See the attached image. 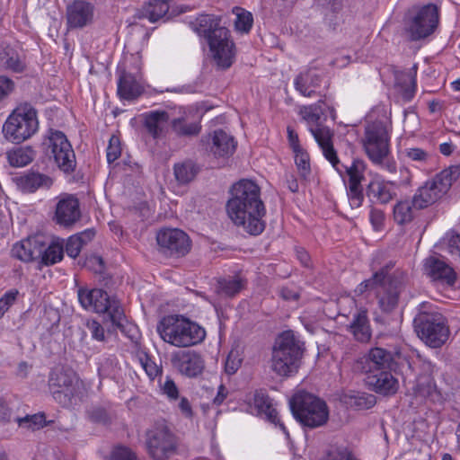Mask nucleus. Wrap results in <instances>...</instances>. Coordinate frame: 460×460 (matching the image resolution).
<instances>
[{
  "label": "nucleus",
  "mask_w": 460,
  "mask_h": 460,
  "mask_svg": "<svg viewBox=\"0 0 460 460\" xmlns=\"http://www.w3.org/2000/svg\"><path fill=\"white\" fill-rule=\"evenodd\" d=\"M18 189L23 192H34L40 188H49L52 180L40 172L29 171L13 178Z\"/></svg>",
  "instance_id": "nucleus-28"
},
{
  "label": "nucleus",
  "mask_w": 460,
  "mask_h": 460,
  "mask_svg": "<svg viewBox=\"0 0 460 460\" xmlns=\"http://www.w3.org/2000/svg\"><path fill=\"white\" fill-rule=\"evenodd\" d=\"M404 367H410V363L399 349L379 346L369 349L355 363V368L360 373L392 370L395 374H402Z\"/></svg>",
  "instance_id": "nucleus-6"
},
{
  "label": "nucleus",
  "mask_w": 460,
  "mask_h": 460,
  "mask_svg": "<svg viewBox=\"0 0 460 460\" xmlns=\"http://www.w3.org/2000/svg\"><path fill=\"white\" fill-rule=\"evenodd\" d=\"M108 460H138V458L132 449L119 445L113 447Z\"/></svg>",
  "instance_id": "nucleus-51"
},
{
  "label": "nucleus",
  "mask_w": 460,
  "mask_h": 460,
  "mask_svg": "<svg viewBox=\"0 0 460 460\" xmlns=\"http://www.w3.org/2000/svg\"><path fill=\"white\" fill-rule=\"evenodd\" d=\"M18 295V291L15 289L6 292L4 296L0 299V318L9 309V307L14 303Z\"/></svg>",
  "instance_id": "nucleus-60"
},
{
  "label": "nucleus",
  "mask_w": 460,
  "mask_h": 460,
  "mask_svg": "<svg viewBox=\"0 0 460 460\" xmlns=\"http://www.w3.org/2000/svg\"><path fill=\"white\" fill-rule=\"evenodd\" d=\"M326 111L334 119L335 111L332 107L326 105L324 102H319L314 105L305 106L300 110V115L308 125V129L314 136V139L322 136L323 130L332 131L329 127L323 124L326 120Z\"/></svg>",
  "instance_id": "nucleus-17"
},
{
  "label": "nucleus",
  "mask_w": 460,
  "mask_h": 460,
  "mask_svg": "<svg viewBox=\"0 0 460 460\" xmlns=\"http://www.w3.org/2000/svg\"><path fill=\"white\" fill-rule=\"evenodd\" d=\"M367 387L381 395L393 396L399 390V381L392 370L375 371V373H363Z\"/></svg>",
  "instance_id": "nucleus-20"
},
{
  "label": "nucleus",
  "mask_w": 460,
  "mask_h": 460,
  "mask_svg": "<svg viewBox=\"0 0 460 460\" xmlns=\"http://www.w3.org/2000/svg\"><path fill=\"white\" fill-rule=\"evenodd\" d=\"M171 127L178 137H194L199 135L201 129L199 122H189L183 118L172 119Z\"/></svg>",
  "instance_id": "nucleus-44"
},
{
  "label": "nucleus",
  "mask_w": 460,
  "mask_h": 460,
  "mask_svg": "<svg viewBox=\"0 0 460 460\" xmlns=\"http://www.w3.org/2000/svg\"><path fill=\"white\" fill-rule=\"evenodd\" d=\"M385 218L384 211L372 205L369 213V220L375 230L379 231L383 228Z\"/></svg>",
  "instance_id": "nucleus-56"
},
{
  "label": "nucleus",
  "mask_w": 460,
  "mask_h": 460,
  "mask_svg": "<svg viewBox=\"0 0 460 460\" xmlns=\"http://www.w3.org/2000/svg\"><path fill=\"white\" fill-rule=\"evenodd\" d=\"M305 351V342L293 331L289 330V376L298 372L303 364Z\"/></svg>",
  "instance_id": "nucleus-35"
},
{
  "label": "nucleus",
  "mask_w": 460,
  "mask_h": 460,
  "mask_svg": "<svg viewBox=\"0 0 460 460\" xmlns=\"http://www.w3.org/2000/svg\"><path fill=\"white\" fill-rule=\"evenodd\" d=\"M12 254L25 262L39 260L42 254L40 241L37 238L22 240L13 246Z\"/></svg>",
  "instance_id": "nucleus-32"
},
{
  "label": "nucleus",
  "mask_w": 460,
  "mask_h": 460,
  "mask_svg": "<svg viewBox=\"0 0 460 460\" xmlns=\"http://www.w3.org/2000/svg\"><path fill=\"white\" fill-rule=\"evenodd\" d=\"M233 13L236 15L234 22L236 31L249 32L253 23L252 14L241 7H234Z\"/></svg>",
  "instance_id": "nucleus-47"
},
{
  "label": "nucleus",
  "mask_w": 460,
  "mask_h": 460,
  "mask_svg": "<svg viewBox=\"0 0 460 460\" xmlns=\"http://www.w3.org/2000/svg\"><path fill=\"white\" fill-rule=\"evenodd\" d=\"M14 82L6 77L0 76V102L7 98L14 90Z\"/></svg>",
  "instance_id": "nucleus-61"
},
{
  "label": "nucleus",
  "mask_w": 460,
  "mask_h": 460,
  "mask_svg": "<svg viewBox=\"0 0 460 460\" xmlns=\"http://www.w3.org/2000/svg\"><path fill=\"white\" fill-rule=\"evenodd\" d=\"M242 364V359L239 357L238 351H230L226 358L225 370L228 375H234L239 369Z\"/></svg>",
  "instance_id": "nucleus-55"
},
{
  "label": "nucleus",
  "mask_w": 460,
  "mask_h": 460,
  "mask_svg": "<svg viewBox=\"0 0 460 460\" xmlns=\"http://www.w3.org/2000/svg\"><path fill=\"white\" fill-rule=\"evenodd\" d=\"M40 250L42 254L40 259L45 265H52L60 261L64 254L63 244L58 242H52L48 247L40 242Z\"/></svg>",
  "instance_id": "nucleus-42"
},
{
  "label": "nucleus",
  "mask_w": 460,
  "mask_h": 460,
  "mask_svg": "<svg viewBox=\"0 0 460 460\" xmlns=\"http://www.w3.org/2000/svg\"><path fill=\"white\" fill-rule=\"evenodd\" d=\"M18 424L20 427H24L31 429H39L46 425V418L44 413H36L33 415H26L23 418H19Z\"/></svg>",
  "instance_id": "nucleus-49"
},
{
  "label": "nucleus",
  "mask_w": 460,
  "mask_h": 460,
  "mask_svg": "<svg viewBox=\"0 0 460 460\" xmlns=\"http://www.w3.org/2000/svg\"><path fill=\"white\" fill-rule=\"evenodd\" d=\"M289 409L299 423L311 429L325 424L329 417L325 402L303 390L289 399Z\"/></svg>",
  "instance_id": "nucleus-5"
},
{
  "label": "nucleus",
  "mask_w": 460,
  "mask_h": 460,
  "mask_svg": "<svg viewBox=\"0 0 460 460\" xmlns=\"http://www.w3.org/2000/svg\"><path fill=\"white\" fill-rule=\"evenodd\" d=\"M250 412L261 418H263L272 423L278 421V412L271 404V401L268 394L260 390L256 391L253 395L252 402L249 404Z\"/></svg>",
  "instance_id": "nucleus-29"
},
{
  "label": "nucleus",
  "mask_w": 460,
  "mask_h": 460,
  "mask_svg": "<svg viewBox=\"0 0 460 460\" xmlns=\"http://www.w3.org/2000/svg\"><path fill=\"white\" fill-rule=\"evenodd\" d=\"M397 186L395 181L375 176L367 184L366 196L372 205H386L397 197Z\"/></svg>",
  "instance_id": "nucleus-18"
},
{
  "label": "nucleus",
  "mask_w": 460,
  "mask_h": 460,
  "mask_svg": "<svg viewBox=\"0 0 460 460\" xmlns=\"http://www.w3.org/2000/svg\"><path fill=\"white\" fill-rule=\"evenodd\" d=\"M121 154V147H120V142L119 139L112 136L110 138L109 146L107 147V161L109 164L113 163L116 161Z\"/></svg>",
  "instance_id": "nucleus-54"
},
{
  "label": "nucleus",
  "mask_w": 460,
  "mask_h": 460,
  "mask_svg": "<svg viewBox=\"0 0 460 460\" xmlns=\"http://www.w3.org/2000/svg\"><path fill=\"white\" fill-rule=\"evenodd\" d=\"M333 132L323 130L322 136L316 137L319 147L322 149L323 154L326 160H328L332 167L339 172L340 175L343 174V170L341 167L342 164L337 155V152L334 149L332 143Z\"/></svg>",
  "instance_id": "nucleus-34"
},
{
  "label": "nucleus",
  "mask_w": 460,
  "mask_h": 460,
  "mask_svg": "<svg viewBox=\"0 0 460 460\" xmlns=\"http://www.w3.org/2000/svg\"><path fill=\"white\" fill-rule=\"evenodd\" d=\"M39 128L36 110L30 103L19 105L3 126L5 137L21 143L33 136Z\"/></svg>",
  "instance_id": "nucleus-9"
},
{
  "label": "nucleus",
  "mask_w": 460,
  "mask_h": 460,
  "mask_svg": "<svg viewBox=\"0 0 460 460\" xmlns=\"http://www.w3.org/2000/svg\"><path fill=\"white\" fill-rule=\"evenodd\" d=\"M271 369L279 376H288V331L280 332L272 346Z\"/></svg>",
  "instance_id": "nucleus-25"
},
{
  "label": "nucleus",
  "mask_w": 460,
  "mask_h": 460,
  "mask_svg": "<svg viewBox=\"0 0 460 460\" xmlns=\"http://www.w3.org/2000/svg\"><path fill=\"white\" fill-rule=\"evenodd\" d=\"M49 382L55 401L63 407H71L82 401L84 394V383L74 370L56 369L51 373Z\"/></svg>",
  "instance_id": "nucleus-8"
},
{
  "label": "nucleus",
  "mask_w": 460,
  "mask_h": 460,
  "mask_svg": "<svg viewBox=\"0 0 460 460\" xmlns=\"http://www.w3.org/2000/svg\"><path fill=\"white\" fill-rule=\"evenodd\" d=\"M414 210L416 209L411 201L408 199L397 201L393 208L394 220L400 226L407 225L413 220Z\"/></svg>",
  "instance_id": "nucleus-41"
},
{
  "label": "nucleus",
  "mask_w": 460,
  "mask_h": 460,
  "mask_svg": "<svg viewBox=\"0 0 460 460\" xmlns=\"http://www.w3.org/2000/svg\"><path fill=\"white\" fill-rule=\"evenodd\" d=\"M94 5L86 0H74L67 4L66 18L69 29H82L92 23Z\"/></svg>",
  "instance_id": "nucleus-21"
},
{
  "label": "nucleus",
  "mask_w": 460,
  "mask_h": 460,
  "mask_svg": "<svg viewBox=\"0 0 460 460\" xmlns=\"http://www.w3.org/2000/svg\"><path fill=\"white\" fill-rule=\"evenodd\" d=\"M172 363L179 372L188 377H196L205 367L200 354L193 350L179 351L172 357Z\"/></svg>",
  "instance_id": "nucleus-23"
},
{
  "label": "nucleus",
  "mask_w": 460,
  "mask_h": 460,
  "mask_svg": "<svg viewBox=\"0 0 460 460\" xmlns=\"http://www.w3.org/2000/svg\"><path fill=\"white\" fill-rule=\"evenodd\" d=\"M81 217L80 203L76 197L65 194L56 205L55 220L63 226H71Z\"/></svg>",
  "instance_id": "nucleus-22"
},
{
  "label": "nucleus",
  "mask_w": 460,
  "mask_h": 460,
  "mask_svg": "<svg viewBox=\"0 0 460 460\" xmlns=\"http://www.w3.org/2000/svg\"><path fill=\"white\" fill-rule=\"evenodd\" d=\"M161 387L163 393L168 397L169 400L175 401L179 398L178 387L171 377L166 376L164 383L161 384Z\"/></svg>",
  "instance_id": "nucleus-58"
},
{
  "label": "nucleus",
  "mask_w": 460,
  "mask_h": 460,
  "mask_svg": "<svg viewBox=\"0 0 460 460\" xmlns=\"http://www.w3.org/2000/svg\"><path fill=\"white\" fill-rule=\"evenodd\" d=\"M35 152L31 146H18L7 152L10 165L22 167L29 164L34 158Z\"/></svg>",
  "instance_id": "nucleus-40"
},
{
  "label": "nucleus",
  "mask_w": 460,
  "mask_h": 460,
  "mask_svg": "<svg viewBox=\"0 0 460 460\" xmlns=\"http://www.w3.org/2000/svg\"><path fill=\"white\" fill-rule=\"evenodd\" d=\"M322 75L314 69L301 73L295 79L296 89L304 96H313L320 86Z\"/></svg>",
  "instance_id": "nucleus-33"
},
{
  "label": "nucleus",
  "mask_w": 460,
  "mask_h": 460,
  "mask_svg": "<svg viewBox=\"0 0 460 460\" xmlns=\"http://www.w3.org/2000/svg\"><path fill=\"white\" fill-rule=\"evenodd\" d=\"M147 453L153 460H168L176 454L178 440L164 421H159L146 432Z\"/></svg>",
  "instance_id": "nucleus-11"
},
{
  "label": "nucleus",
  "mask_w": 460,
  "mask_h": 460,
  "mask_svg": "<svg viewBox=\"0 0 460 460\" xmlns=\"http://www.w3.org/2000/svg\"><path fill=\"white\" fill-rule=\"evenodd\" d=\"M413 327L418 337L433 349L442 347L450 334L447 318L429 303L420 305Z\"/></svg>",
  "instance_id": "nucleus-4"
},
{
  "label": "nucleus",
  "mask_w": 460,
  "mask_h": 460,
  "mask_svg": "<svg viewBox=\"0 0 460 460\" xmlns=\"http://www.w3.org/2000/svg\"><path fill=\"white\" fill-rule=\"evenodd\" d=\"M143 116L147 133L155 139L163 137L168 125L169 114L165 111H151Z\"/></svg>",
  "instance_id": "nucleus-30"
},
{
  "label": "nucleus",
  "mask_w": 460,
  "mask_h": 460,
  "mask_svg": "<svg viewBox=\"0 0 460 460\" xmlns=\"http://www.w3.org/2000/svg\"><path fill=\"white\" fill-rule=\"evenodd\" d=\"M343 172L349 176V184H361L364 180L365 163L362 160H354L350 166H341Z\"/></svg>",
  "instance_id": "nucleus-46"
},
{
  "label": "nucleus",
  "mask_w": 460,
  "mask_h": 460,
  "mask_svg": "<svg viewBox=\"0 0 460 460\" xmlns=\"http://www.w3.org/2000/svg\"><path fill=\"white\" fill-rule=\"evenodd\" d=\"M296 259L300 262V264L305 268H310L312 265V260L307 252V251L304 247L295 246L294 248Z\"/></svg>",
  "instance_id": "nucleus-64"
},
{
  "label": "nucleus",
  "mask_w": 460,
  "mask_h": 460,
  "mask_svg": "<svg viewBox=\"0 0 460 460\" xmlns=\"http://www.w3.org/2000/svg\"><path fill=\"white\" fill-rule=\"evenodd\" d=\"M156 242L161 253L170 257H182L190 250V240L178 228H164L157 232Z\"/></svg>",
  "instance_id": "nucleus-15"
},
{
  "label": "nucleus",
  "mask_w": 460,
  "mask_h": 460,
  "mask_svg": "<svg viewBox=\"0 0 460 460\" xmlns=\"http://www.w3.org/2000/svg\"><path fill=\"white\" fill-rule=\"evenodd\" d=\"M348 331L360 343H367L370 341L372 330L366 310H360L353 314L352 321L348 325Z\"/></svg>",
  "instance_id": "nucleus-31"
},
{
  "label": "nucleus",
  "mask_w": 460,
  "mask_h": 460,
  "mask_svg": "<svg viewBox=\"0 0 460 460\" xmlns=\"http://www.w3.org/2000/svg\"><path fill=\"white\" fill-rule=\"evenodd\" d=\"M289 146L294 153V161L299 176L303 180H307L312 173L310 155L300 145L298 135L291 129H289Z\"/></svg>",
  "instance_id": "nucleus-27"
},
{
  "label": "nucleus",
  "mask_w": 460,
  "mask_h": 460,
  "mask_svg": "<svg viewBox=\"0 0 460 460\" xmlns=\"http://www.w3.org/2000/svg\"><path fill=\"white\" fill-rule=\"evenodd\" d=\"M169 10V0H150L137 12L138 18H146L151 22L164 17Z\"/></svg>",
  "instance_id": "nucleus-37"
},
{
  "label": "nucleus",
  "mask_w": 460,
  "mask_h": 460,
  "mask_svg": "<svg viewBox=\"0 0 460 460\" xmlns=\"http://www.w3.org/2000/svg\"><path fill=\"white\" fill-rule=\"evenodd\" d=\"M424 273L434 282L454 287L457 275L455 270L443 259L429 256L423 262Z\"/></svg>",
  "instance_id": "nucleus-19"
},
{
  "label": "nucleus",
  "mask_w": 460,
  "mask_h": 460,
  "mask_svg": "<svg viewBox=\"0 0 460 460\" xmlns=\"http://www.w3.org/2000/svg\"><path fill=\"white\" fill-rule=\"evenodd\" d=\"M0 67L13 73H22L26 64L16 49L5 47L0 50Z\"/></svg>",
  "instance_id": "nucleus-36"
},
{
  "label": "nucleus",
  "mask_w": 460,
  "mask_h": 460,
  "mask_svg": "<svg viewBox=\"0 0 460 460\" xmlns=\"http://www.w3.org/2000/svg\"><path fill=\"white\" fill-rule=\"evenodd\" d=\"M347 195L352 208H358L362 206L364 200L362 184H349Z\"/></svg>",
  "instance_id": "nucleus-50"
},
{
  "label": "nucleus",
  "mask_w": 460,
  "mask_h": 460,
  "mask_svg": "<svg viewBox=\"0 0 460 460\" xmlns=\"http://www.w3.org/2000/svg\"><path fill=\"white\" fill-rule=\"evenodd\" d=\"M394 265L395 263L393 261H389L379 270H376L370 279L362 281L355 291L358 295H362L367 290H375L376 292L378 286L385 278L386 271L392 270Z\"/></svg>",
  "instance_id": "nucleus-39"
},
{
  "label": "nucleus",
  "mask_w": 460,
  "mask_h": 460,
  "mask_svg": "<svg viewBox=\"0 0 460 460\" xmlns=\"http://www.w3.org/2000/svg\"><path fill=\"white\" fill-rule=\"evenodd\" d=\"M389 133L385 122L375 120L365 127L364 150L375 164H382L389 154Z\"/></svg>",
  "instance_id": "nucleus-12"
},
{
  "label": "nucleus",
  "mask_w": 460,
  "mask_h": 460,
  "mask_svg": "<svg viewBox=\"0 0 460 460\" xmlns=\"http://www.w3.org/2000/svg\"><path fill=\"white\" fill-rule=\"evenodd\" d=\"M208 149L215 157L227 158L236 148L234 137L222 129L215 130L207 140Z\"/></svg>",
  "instance_id": "nucleus-24"
},
{
  "label": "nucleus",
  "mask_w": 460,
  "mask_h": 460,
  "mask_svg": "<svg viewBox=\"0 0 460 460\" xmlns=\"http://www.w3.org/2000/svg\"><path fill=\"white\" fill-rule=\"evenodd\" d=\"M346 402L357 411L368 410L376 403V397L372 394L357 392L348 395Z\"/></svg>",
  "instance_id": "nucleus-43"
},
{
  "label": "nucleus",
  "mask_w": 460,
  "mask_h": 460,
  "mask_svg": "<svg viewBox=\"0 0 460 460\" xmlns=\"http://www.w3.org/2000/svg\"><path fill=\"white\" fill-rule=\"evenodd\" d=\"M199 172V166L191 160H185L173 165L175 180L181 185H185L192 181Z\"/></svg>",
  "instance_id": "nucleus-38"
},
{
  "label": "nucleus",
  "mask_w": 460,
  "mask_h": 460,
  "mask_svg": "<svg viewBox=\"0 0 460 460\" xmlns=\"http://www.w3.org/2000/svg\"><path fill=\"white\" fill-rule=\"evenodd\" d=\"M139 360L143 369L150 379H155L162 374V368L147 354L142 355Z\"/></svg>",
  "instance_id": "nucleus-52"
},
{
  "label": "nucleus",
  "mask_w": 460,
  "mask_h": 460,
  "mask_svg": "<svg viewBox=\"0 0 460 460\" xmlns=\"http://www.w3.org/2000/svg\"><path fill=\"white\" fill-rule=\"evenodd\" d=\"M141 79L140 72L132 74L123 71L118 80V94L119 97L128 101L139 97L144 92Z\"/></svg>",
  "instance_id": "nucleus-26"
},
{
  "label": "nucleus",
  "mask_w": 460,
  "mask_h": 460,
  "mask_svg": "<svg viewBox=\"0 0 460 460\" xmlns=\"http://www.w3.org/2000/svg\"><path fill=\"white\" fill-rule=\"evenodd\" d=\"M259 186L251 180H241L230 190L226 213L232 222L251 235L264 230L262 217L265 207L260 197Z\"/></svg>",
  "instance_id": "nucleus-1"
},
{
  "label": "nucleus",
  "mask_w": 460,
  "mask_h": 460,
  "mask_svg": "<svg viewBox=\"0 0 460 460\" xmlns=\"http://www.w3.org/2000/svg\"><path fill=\"white\" fill-rule=\"evenodd\" d=\"M86 327L90 331L92 338L93 340H96L98 341H105L104 329L100 323H98L95 320L88 321L86 323Z\"/></svg>",
  "instance_id": "nucleus-59"
},
{
  "label": "nucleus",
  "mask_w": 460,
  "mask_h": 460,
  "mask_svg": "<svg viewBox=\"0 0 460 460\" xmlns=\"http://www.w3.org/2000/svg\"><path fill=\"white\" fill-rule=\"evenodd\" d=\"M402 287L399 278L387 270L385 279L376 292L378 306L382 312L392 313L398 305Z\"/></svg>",
  "instance_id": "nucleus-16"
},
{
  "label": "nucleus",
  "mask_w": 460,
  "mask_h": 460,
  "mask_svg": "<svg viewBox=\"0 0 460 460\" xmlns=\"http://www.w3.org/2000/svg\"><path fill=\"white\" fill-rule=\"evenodd\" d=\"M77 296L83 308L96 314H108L112 324L122 328L126 321L124 310L115 297L102 288H79Z\"/></svg>",
  "instance_id": "nucleus-7"
},
{
  "label": "nucleus",
  "mask_w": 460,
  "mask_h": 460,
  "mask_svg": "<svg viewBox=\"0 0 460 460\" xmlns=\"http://www.w3.org/2000/svg\"><path fill=\"white\" fill-rule=\"evenodd\" d=\"M156 331L164 342L178 348L197 345L206 337L204 328L180 314L164 317L158 323Z\"/></svg>",
  "instance_id": "nucleus-3"
},
{
  "label": "nucleus",
  "mask_w": 460,
  "mask_h": 460,
  "mask_svg": "<svg viewBox=\"0 0 460 460\" xmlns=\"http://www.w3.org/2000/svg\"><path fill=\"white\" fill-rule=\"evenodd\" d=\"M89 419L95 423L106 424L109 421L107 411L101 407L93 408L88 411Z\"/></svg>",
  "instance_id": "nucleus-62"
},
{
  "label": "nucleus",
  "mask_w": 460,
  "mask_h": 460,
  "mask_svg": "<svg viewBox=\"0 0 460 460\" xmlns=\"http://www.w3.org/2000/svg\"><path fill=\"white\" fill-rule=\"evenodd\" d=\"M82 242L83 241H81L79 237L75 235L70 236L66 243V254L71 258H76L79 255L82 247L84 246Z\"/></svg>",
  "instance_id": "nucleus-57"
},
{
  "label": "nucleus",
  "mask_w": 460,
  "mask_h": 460,
  "mask_svg": "<svg viewBox=\"0 0 460 460\" xmlns=\"http://www.w3.org/2000/svg\"><path fill=\"white\" fill-rule=\"evenodd\" d=\"M324 460H358L355 455L346 447L330 450Z\"/></svg>",
  "instance_id": "nucleus-53"
},
{
  "label": "nucleus",
  "mask_w": 460,
  "mask_h": 460,
  "mask_svg": "<svg viewBox=\"0 0 460 460\" xmlns=\"http://www.w3.org/2000/svg\"><path fill=\"white\" fill-rule=\"evenodd\" d=\"M439 22V10L434 4H428L418 9L405 22V31L412 41L430 36Z\"/></svg>",
  "instance_id": "nucleus-13"
},
{
  "label": "nucleus",
  "mask_w": 460,
  "mask_h": 460,
  "mask_svg": "<svg viewBox=\"0 0 460 460\" xmlns=\"http://www.w3.org/2000/svg\"><path fill=\"white\" fill-rule=\"evenodd\" d=\"M194 31L204 37L209 47L213 61L218 68H229L234 59V44L229 31L220 26V19L210 14H201L191 22Z\"/></svg>",
  "instance_id": "nucleus-2"
},
{
  "label": "nucleus",
  "mask_w": 460,
  "mask_h": 460,
  "mask_svg": "<svg viewBox=\"0 0 460 460\" xmlns=\"http://www.w3.org/2000/svg\"><path fill=\"white\" fill-rule=\"evenodd\" d=\"M44 145L48 154H51L60 170L71 172L76 165L75 155L66 135L59 130H50Z\"/></svg>",
  "instance_id": "nucleus-14"
},
{
  "label": "nucleus",
  "mask_w": 460,
  "mask_h": 460,
  "mask_svg": "<svg viewBox=\"0 0 460 460\" xmlns=\"http://www.w3.org/2000/svg\"><path fill=\"white\" fill-rule=\"evenodd\" d=\"M242 279L234 277L224 278L218 280L217 291L220 296H234L243 288Z\"/></svg>",
  "instance_id": "nucleus-45"
},
{
  "label": "nucleus",
  "mask_w": 460,
  "mask_h": 460,
  "mask_svg": "<svg viewBox=\"0 0 460 460\" xmlns=\"http://www.w3.org/2000/svg\"><path fill=\"white\" fill-rule=\"evenodd\" d=\"M435 390V384L430 376H419L413 387L414 394L421 398L429 397Z\"/></svg>",
  "instance_id": "nucleus-48"
},
{
  "label": "nucleus",
  "mask_w": 460,
  "mask_h": 460,
  "mask_svg": "<svg viewBox=\"0 0 460 460\" xmlns=\"http://www.w3.org/2000/svg\"><path fill=\"white\" fill-rule=\"evenodd\" d=\"M460 173L457 167H450L438 173L432 180L420 186L412 197L415 209H423L435 203L447 192Z\"/></svg>",
  "instance_id": "nucleus-10"
},
{
  "label": "nucleus",
  "mask_w": 460,
  "mask_h": 460,
  "mask_svg": "<svg viewBox=\"0 0 460 460\" xmlns=\"http://www.w3.org/2000/svg\"><path fill=\"white\" fill-rule=\"evenodd\" d=\"M406 155L409 159L415 162L425 163L429 158V154L418 147L409 148L406 150Z\"/></svg>",
  "instance_id": "nucleus-63"
}]
</instances>
